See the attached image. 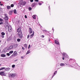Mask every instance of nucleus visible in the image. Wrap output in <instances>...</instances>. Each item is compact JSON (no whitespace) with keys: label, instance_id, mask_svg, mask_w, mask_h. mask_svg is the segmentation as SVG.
Here are the masks:
<instances>
[{"label":"nucleus","instance_id":"4","mask_svg":"<svg viewBox=\"0 0 80 80\" xmlns=\"http://www.w3.org/2000/svg\"><path fill=\"white\" fill-rule=\"evenodd\" d=\"M4 19L5 20H8V16H7V14H4Z\"/></svg>","mask_w":80,"mask_h":80},{"label":"nucleus","instance_id":"28","mask_svg":"<svg viewBox=\"0 0 80 80\" xmlns=\"http://www.w3.org/2000/svg\"><path fill=\"white\" fill-rule=\"evenodd\" d=\"M21 41V39L20 38H18L17 39V42H20Z\"/></svg>","mask_w":80,"mask_h":80},{"label":"nucleus","instance_id":"22","mask_svg":"<svg viewBox=\"0 0 80 80\" xmlns=\"http://www.w3.org/2000/svg\"><path fill=\"white\" fill-rule=\"evenodd\" d=\"M57 73V71H55L52 76V77H54V76H55V73Z\"/></svg>","mask_w":80,"mask_h":80},{"label":"nucleus","instance_id":"36","mask_svg":"<svg viewBox=\"0 0 80 80\" xmlns=\"http://www.w3.org/2000/svg\"><path fill=\"white\" fill-rule=\"evenodd\" d=\"M6 55L8 56H10V53H7L6 54Z\"/></svg>","mask_w":80,"mask_h":80},{"label":"nucleus","instance_id":"38","mask_svg":"<svg viewBox=\"0 0 80 80\" xmlns=\"http://www.w3.org/2000/svg\"><path fill=\"white\" fill-rule=\"evenodd\" d=\"M1 37H2V38H4V37H5V36H1Z\"/></svg>","mask_w":80,"mask_h":80},{"label":"nucleus","instance_id":"17","mask_svg":"<svg viewBox=\"0 0 80 80\" xmlns=\"http://www.w3.org/2000/svg\"><path fill=\"white\" fill-rule=\"evenodd\" d=\"M10 70V68H8L5 69V70H6V71H7L8 70Z\"/></svg>","mask_w":80,"mask_h":80},{"label":"nucleus","instance_id":"35","mask_svg":"<svg viewBox=\"0 0 80 80\" xmlns=\"http://www.w3.org/2000/svg\"><path fill=\"white\" fill-rule=\"evenodd\" d=\"M15 65H12V68H14V67H15Z\"/></svg>","mask_w":80,"mask_h":80},{"label":"nucleus","instance_id":"31","mask_svg":"<svg viewBox=\"0 0 80 80\" xmlns=\"http://www.w3.org/2000/svg\"><path fill=\"white\" fill-rule=\"evenodd\" d=\"M32 18H33V19H35L36 18V16H32Z\"/></svg>","mask_w":80,"mask_h":80},{"label":"nucleus","instance_id":"44","mask_svg":"<svg viewBox=\"0 0 80 80\" xmlns=\"http://www.w3.org/2000/svg\"><path fill=\"white\" fill-rule=\"evenodd\" d=\"M22 50H25V48H23V47H22Z\"/></svg>","mask_w":80,"mask_h":80},{"label":"nucleus","instance_id":"26","mask_svg":"<svg viewBox=\"0 0 80 80\" xmlns=\"http://www.w3.org/2000/svg\"><path fill=\"white\" fill-rule=\"evenodd\" d=\"M60 66H64L65 65V64L63 63H61L60 64Z\"/></svg>","mask_w":80,"mask_h":80},{"label":"nucleus","instance_id":"14","mask_svg":"<svg viewBox=\"0 0 80 80\" xmlns=\"http://www.w3.org/2000/svg\"><path fill=\"white\" fill-rule=\"evenodd\" d=\"M13 12V11H11L9 12V15H12V13Z\"/></svg>","mask_w":80,"mask_h":80},{"label":"nucleus","instance_id":"49","mask_svg":"<svg viewBox=\"0 0 80 80\" xmlns=\"http://www.w3.org/2000/svg\"><path fill=\"white\" fill-rule=\"evenodd\" d=\"M21 58H23V56H22L21 57Z\"/></svg>","mask_w":80,"mask_h":80},{"label":"nucleus","instance_id":"21","mask_svg":"<svg viewBox=\"0 0 80 80\" xmlns=\"http://www.w3.org/2000/svg\"><path fill=\"white\" fill-rule=\"evenodd\" d=\"M1 34L2 35L4 36V35H5V32H1Z\"/></svg>","mask_w":80,"mask_h":80},{"label":"nucleus","instance_id":"48","mask_svg":"<svg viewBox=\"0 0 80 80\" xmlns=\"http://www.w3.org/2000/svg\"><path fill=\"white\" fill-rule=\"evenodd\" d=\"M0 5H1V6H2L3 5V4H1Z\"/></svg>","mask_w":80,"mask_h":80},{"label":"nucleus","instance_id":"23","mask_svg":"<svg viewBox=\"0 0 80 80\" xmlns=\"http://www.w3.org/2000/svg\"><path fill=\"white\" fill-rule=\"evenodd\" d=\"M29 53H30V50H29L27 51V52L26 54V55H27Z\"/></svg>","mask_w":80,"mask_h":80},{"label":"nucleus","instance_id":"24","mask_svg":"<svg viewBox=\"0 0 80 80\" xmlns=\"http://www.w3.org/2000/svg\"><path fill=\"white\" fill-rule=\"evenodd\" d=\"M6 68L5 67L1 68H0V70H3L4 69H5Z\"/></svg>","mask_w":80,"mask_h":80},{"label":"nucleus","instance_id":"33","mask_svg":"<svg viewBox=\"0 0 80 80\" xmlns=\"http://www.w3.org/2000/svg\"><path fill=\"white\" fill-rule=\"evenodd\" d=\"M28 10H29L30 11V10H32V8L31 7H29L28 8Z\"/></svg>","mask_w":80,"mask_h":80},{"label":"nucleus","instance_id":"15","mask_svg":"<svg viewBox=\"0 0 80 80\" xmlns=\"http://www.w3.org/2000/svg\"><path fill=\"white\" fill-rule=\"evenodd\" d=\"M33 35H34V32H33L32 34H31L30 36V38H32L33 37Z\"/></svg>","mask_w":80,"mask_h":80},{"label":"nucleus","instance_id":"34","mask_svg":"<svg viewBox=\"0 0 80 80\" xmlns=\"http://www.w3.org/2000/svg\"><path fill=\"white\" fill-rule=\"evenodd\" d=\"M14 6V5L13 4H12L11 5V7H13Z\"/></svg>","mask_w":80,"mask_h":80},{"label":"nucleus","instance_id":"52","mask_svg":"<svg viewBox=\"0 0 80 80\" xmlns=\"http://www.w3.org/2000/svg\"><path fill=\"white\" fill-rule=\"evenodd\" d=\"M2 65V64H0V66H1Z\"/></svg>","mask_w":80,"mask_h":80},{"label":"nucleus","instance_id":"41","mask_svg":"<svg viewBox=\"0 0 80 80\" xmlns=\"http://www.w3.org/2000/svg\"><path fill=\"white\" fill-rule=\"evenodd\" d=\"M25 18H27V16L26 15L25 16Z\"/></svg>","mask_w":80,"mask_h":80},{"label":"nucleus","instance_id":"42","mask_svg":"<svg viewBox=\"0 0 80 80\" xmlns=\"http://www.w3.org/2000/svg\"><path fill=\"white\" fill-rule=\"evenodd\" d=\"M31 2H33V0H30Z\"/></svg>","mask_w":80,"mask_h":80},{"label":"nucleus","instance_id":"25","mask_svg":"<svg viewBox=\"0 0 80 80\" xmlns=\"http://www.w3.org/2000/svg\"><path fill=\"white\" fill-rule=\"evenodd\" d=\"M9 53L10 54V55H11V54H12V53H13V51H11L9 52Z\"/></svg>","mask_w":80,"mask_h":80},{"label":"nucleus","instance_id":"20","mask_svg":"<svg viewBox=\"0 0 80 80\" xmlns=\"http://www.w3.org/2000/svg\"><path fill=\"white\" fill-rule=\"evenodd\" d=\"M1 56L2 57H5V55L4 54H2L1 55Z\"/></svg>","mask_w":80,"mask_h":80},{"label":"nucleus","instance_id":"32","mask_svg":"<svg viewBox=\"0 0 80 80\" xmlns=\"http://www.w3.org/2000/svg\"><path fill=\"white\" fill-rule=\"evenodd\" d=\"M3 19H2L1 18H0V22H3Z\"/></svg>","mask_w":80,"mask_h":80},{"label":"nucleus","instance_id":"7","mask_svg":"<svg viewBox=\"0 0 80 80\" xmlns=\"http://www.w3.org/2000/svg\"><path fill=\"white\" fill-rule=\"evenodd\" d=\"M29 33L31 34L33 33V30H32V29L30 28H29Z\"/></svg>","mask_w":80,"mask_h":80},{"label":"nucleus","instance_id":"43","mask_svg":"<svg viewBox=\"0 0 80 80\" xmlns=\"http://www.w3.org/2000/svg\"><path fill=\"white\" fill-rule=\"evenodd\" d=\"M30 48V45H29L28 47V48Z\"/></svg>","mask_w":80,"mask_h":80},{"label":"nucleus","instance_id":"9","mask_svg":"<svg viewBox=\"0 0 80 80\" xmlns=\"http://www.w3.org/2000/svg\"><path fill=\"white\" fill-rule=\"evenodd\" d=\"M26 4V2H23L21 3V5H22V6H23V5H25Z\"/></svg>","mask_w":80,"mask_h":80},{"label":"nucleus","instance_id":"18","mask_svg":"<svg viewBox=\"0 0 80 80\" xmlns=\"http://www.w3.org/2000/svg\"><path fill=\"white\" fill-rule=\"evenodd\" d=\"M36 5V3L35 2L33 3L32 5V7H35V6Z\"/></svg>","mask_w":80,"mask_h":80},{"label":"nucleus","instance_id":"54","mask_svg":"<svg viewBox=\"0 0 80 80\" xmlns=\"http://www.w3.org/2000/svg\"><path fill=\"white\" fill-rule=\"evenodd\" d=\"M1 10V8H0V10Z\"/></svg>","mask_w":80,"mask_h":80},{"label":"nucleus","instance_id":"51","mask_svg":"<svg viewBox=\"0 0 80 80\" xmlns=\"http://www.w3.org/2000/svg\"><path fill=\"white\" fill-rule=\"evenodd\" d=\"M0 43H1V40H0Z\"/></svg>","mask_w":80,"mask_h":80},{"label":"nucleus","instance_id":"10","mask_svg":"<svg viewBox=\"0 0 80 80\" xmlns=\"http://www.w3.org/2000/svg\"><path fill=\"white\" fill-rule=\"evenodd\" d=\"M55 43L56 44H57L58 45H60V43H59V42L56 40L55 41Z\"/></svg>","mask_w":80,"mask_h":80},{"label":"nucleus","instance_id":"39","mask_svg":"<svg viewBox=\"0 0 80 80\" xmlns=\"http://www.w3.org/2000/svg\"><path fill=\"white\" fill-rule=\"evenodd\" d=\"M29 37H30V35H28V37H27V38H29Z\"/></svg>","mask_w":80,"mask_h":80},{"label":"nucleus","instance_id":"46","mask_svg":"<svg viewBox=\"0 0 80 80\" xmlns=\"http://www.w3.org/2000/svg\"><path fill=\"white\" fill-rule=\"evenodd\" d=\"M62 60H65V57H62Z\"/></svg>","mask_w":80,"mask_h":80},{"label":"nucleus","instance_id":"6","mask_svg":"<svg viewBox=\"0 0 80 80\" xmlns=\"http://www.w3.org/2000/svg\"><path fill=\"white\" fill-rule=\"evenodd\" d=\"M8 31L9 32H11L12 31V28L11 26H9V28H8Z\"/></svg>","mask_w":80,"mask_h":80},{"label":"nucleus","instance_id":"45","mask_svg":"<svg viewBox=\"0 0 80 80\" xmlns=\"http://www.w3.org/2000/svg\"><path fill=\"white\" fill-rule=\"evenodd\" d=\"M35 2H38V0H34Z\"/></svg>","mask_w":80,"mask_h":80},{"label":"nucleus","instance_id":"12","mask_svg":"<svg viewBox=\"0 0 80 80\" xmlns=\"http://www.w3.org/2000/svg\"><path fill=\"white\" fill-rule=\"evenodd\" d=\"M10 75L11 77H15V74H13V73L11 74Z\"/></svg>","mask_w":80,"mask_h":80},{"label":"nucleus","instance_id":"19","mask_svg":"<svg viewBox=\"0 0 80 80\" xmlns=\"http://www.w3.org/2000/svg\"><path fill=\"white\" fill-rule=\"evenodd\" d=\"M24 47L26 48H27V44H25L24 45Z\"/></svg>","mask_w":80,"mask_h":80},{"label":"nucleus","instance_id":"53","mask_svg":"<svg viewBox=\"0 0 80 80\" xmlns=\"http://www.w3.org/2000/svg\"><path fill=\"white\" fill-rule=\"evenodd\" d=\"M9 0H7V1H8Z\"/></svg>","mask_w":80,"mask_h":80},{"label":"nucleus","instance_id":"47","mask_svg":"<svg viewBox=\"0 0 80 80\" xmlns=\"http://www.w3.org/2000/svg\"><path fill=\"white\" fill-rule=\"evenodd\" d=\"M44 35H42V38H44Z\"/></svg>","mask_w":80,"mask_h":80},{"label":"nucleus","instance_id":"29","mask_svg":"<svg viewBox=\"0 0 80 80\" xmlns=\"http://www.w3.org/2000/svg\"><path fill=\"white\" fill-rule=\"evenodd\" d=\"M5 23L6 25H8V22H5Z\"/></svg>","mask_w":80,"mask_h":80},{"label":"nucleus","instance_id":"8","mask_svg":"<svg viewBox=\"0 0 80 80\" xmlns=\"http://www.w3.org/2000/svg\"><path fill=\"white\" fill-rule=\"evenodd\" d=\"M17 55V52L16 51H15L12 56H15V55Z\"/></svg>","mask_w":80,"mask_h":80},{"label":"nucleus","instance_id":"27","mask_svg":"<svg viewBox=\"0 0 80 80\" xmlns=\"http://www.w3.org/2000/svg\"><path fill=\"white\" fill-rule=\"evenodd\" d=\"M11 8V7L9 6H7V9H10V8Z\"/></svg>","mask_w":80,"mask_h":80},{"label":"nucleus","instance_id":"3","mask_svg":"<svg viewBox=\"0 0 80 80\" xmlns=\"http://www.w3.org/2000/svg\"><path fill=\"white\" fill-rule=\"evenodd\" d=\"M22 30V28L21 27H19V28L17 30V32L18 33H20V32H22L21 30Z\"/></svg>","mask_w":80,"mask_h":80},{"label":"nucleus","instance_id":"5","mask_svg":"<svg viewBox=\"0 0 80 80\" xmlns=\"http://www.w3.org/2000/svg\"><path fill=\"white\" fill-rule=\"evenodd\" d=\"M0 75L1 76H5L4 72H0Z\"/></svg>","mask_w":80,"mask_h":80},{"label":"nucleus","instance_id":"11","mask_svg":"<svg viewBox=\"0 0 80 80\" xmlns=\"http://www.w3.org/2000/svg\"><path fill=\"white\" fill-rule=\"evenodd\" d=\"M4 27H5V29H8V28H9V26H8V25H5Z\"/></svg>","mask_w":80,"mask_h":80},{"label":"nucleus","instance_id":"16","mask_svg":"<svg viewBox=\"0 0 80 80\" xmlns=\"http://www.w3.org/2000/svg\"><path fill=\"white\" fill-rule=\"evenodd\" d=\"M13 12L15 14H17V10H16V9L14 10Z\"/></svg>","mask_w":80,"mask_h":80},{"label":"nucleus","instance_id":"50","mask_svg":"<svg viewBox=\"0 0 80 80\" xmlns=\"http://www.w3.org/2000/svg\"><path fill=\"white\" fill-rule=\"evenodd\" d=\"M1 3H2V2H0V4H1Z\"/></svg>","mask_w":80,"mask_h":80},{"label":"nucleus","instance_id":"37","mask_svg":"<svg viewBox=\"0 0 80 80\" xmlns=\"http://www.w3.org/2000/svg\"><path fill=\"white\" fill-rule=\"evenodd\" d=\"M39 5H42V3H40V2H39L38 3Z\"/></svg>","mask_w":80,"mask_h":80},{"label":"nucleus","instance_id":"1","mask_svg":"<svg viewBox=\"0 0 80 80\" xmlns=\"http://www.w3.org/2000/svg\"><path fill=\"white\" fill-rule=\"evenodd\" d=\"M62 55H63L62 57H64L66 60H67L68 59V56L67 54L66 53H62Z\"/></svg>","mask_w":80,"mask_h":80},{"label":"nucleus","instance_id":"2","mask_svg":"<svg viewBox=\"0 0 80 80\" xmlns=\"http://www.w3.org/2000/svg\"><path fill=\"white\" fill-rule=\"evenodd\" d=\"M17 34L20 38H22L23 37V35L22 34V32H18Z\"/></svg>","mask_w":80,"mask_h":80},{"label":"nucleus","instance_id":"40","mask_svg":"<svg viewBox=\"0 0 80 80\" xmlns=\"http://www.w3.org/2000/svg\"><path fill=\"white\" fill-rule=\"evenodd\" d=\"M3 22H0V25H2V24H3Z\"/></svg>","mask_w":80,"mask_h":80},{"label":"nucleus","instance_id":"13","mask_svg":"<svg viewBox=\"0 0 80 80\" xmlns=\"http://www.w3.org/2000/svg\"><path fill=\"white\" fill-rule=\"evenodd\" d=\"M13 47L12 45H11L8 48V50H10V49H12Z\"/></svg>","mask_w":80,"mask_h":80},{"label":"nucleus","instance_id":"30","mask_svg":"<svg viewBox=\"0 0 80 80\" xmlns=\"http://www.w3.org/2000/svg\"><path fill=\"white\" fill-rule=\"evenodd\" d=\"M14 45L16 48V47H17V46H18V45L17 44H14Z\"/></svg>","mask_w":80,"mask_h":80}]
</instances>
